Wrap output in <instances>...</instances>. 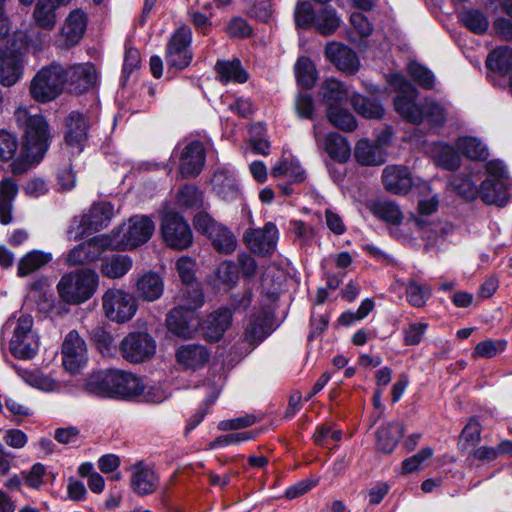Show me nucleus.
<instances>
[{
  "label": "nucleus",
  "instance_id": "nucleus-1",
  "mask_svg": "<svg viewBox=\"0 0 512 512\" xmlns=\"http://www.w3.org/2000/svg\"><path fill=\"white\" fill-rule=\"evenodd\" d=\"M17 125L23 130V147L20 157L10 167L14 175L25 173L33 162H39L49 146L48 124L40 114H31L26 108L15 113Z\"/></svg>",
  "mask_w": 512,
  "mask_h": 512
},
{
  "label": "nucleus",
  "instance_id": "nucleus-2",
  "mask_svg": "<svg viewBox=\"0 0 512 512\" xmlns=\"http://www.w3.org/2000/svg\"><path fill=\"white\" fill-rule=\"evenodd\" d=\"M98 286V275L90 269H81L63 275L57 290L63 301L80 304L90 299Z\"/></svg>",
  "mask_w": 512,
  "mask_h": 512
},
{
  "label": "nucleus",
  "instance_id": "nucleus-3",
  "mask_svg": "<svg viewBox=\"0 0 512 512\" xmlns=\"http://www.w3.org/2000/svg\"><path fill=\"white\" fill-rule=\"evenodd\" d=\"M154 223L147 216H133L128 223L113 230L111 249H134L146 243L152 236Z\"/></svg>",
  "mask_w": 512,
  "mask_h": 512
},
{
  "label": "nucleus",
  "instance_id": "nucleus-4",
  "mask_svg": "<svg viewBox=\"0 0 512 512\" xmlns=\"http://www.w3.org/2000/svg\"><path fill=\"white\" fill-rule=\"evenodd\" d=\"M13 328L9 348L11 353L19 359L33 358L39 349V338L33 330V317L21 314L17 319H10L7 324Z\"/></svg>",
  "mask_w": 512,
  "mask_h": 512
},
{
  "label": "nucleus",
  "instance_id": "nucleus-5",
  "mask_svg": "<svg viewBox=\"0 0 512 512\" xmlns=\"http://www.w3.org/2000/svg\"><path fill=\"white\" fill-rule=\"evenodd\" d=\"M64 66L52 63L41 68L30 83V94L37 102H50L64 89Z\"/></svg>",
  "mask_w": 512,
  "mask_h": 512
},
{
  "label": "nucleus",
  "instance_id": "nucleus-6",
  "mask_svg": "<svg viewBox=\"0 0 512 512\" xmlns=\"http://www.w3.org/2000/svg\"><path fill=\"white\" fill-rule=\"evenodd\" d=\"M161 234L165 244L175 250H184L193 243V233L184 217L174 211H167L161 219Z\"/></svg>",
  "mask_w": 512,
  "mask_h": 512
},
{
  "label": "nucleus",
  "instance_id": "nucleus-7",
  "mask_svg": "<svg viewBox=\"0 0 512 512\" xmlns=\"http://www.w3.org/2000/svg\"><path fill=\"white\" fill-rule=\"evenodd\" d=\"M113 216V206L109 203L94 204L89 212L83 215L79 220L74 219L67 230V236L70 240H77L86 233L99 231L105 228Z\"/></svg>",
  "mask_w": 512,
  "mask_h": 512
},
{
  "label": "nucleus",
  "instance_id": "nucleus-8",
  "mask_svg": "<svg viewBox=\"0 0 512 512\" xmlns=\"http://www.w3.org/2000/svg\"><path fill=\"white\" fill-rule=\"evenodd\" d=\"M192 30L187 25L180 26L171 36L167 44L165 60L170 69L182 70L189 66L192 60L190 44Z\"/></svg>",
  "mask_w": 512,
  "mask_h": 512
},
{
  "label": "nucleus",
  "instance_id": "nucleus-9",
  "mask_svg": "<svg viewBox=\"0 0 512 512\" xmlns=\"http://www.w3.org/2000/svg\"><path fill=\"white\" fill-rule=\"evenodd\" d=\"M102 306L107 318L118 323L129 321L137 311L135 298L121 289H109L102 297Z\"/></svg>",
  "mask_w": 512,
  "mask_h": 512
},
{
  "label": "nucleus",
  "instance_id": "nucleus-10",
  "mask_svg": "<svg viewBox=\"0 0 512 512\" xmlns=\"http://www.w3.org/2000/svg\"><path fill=\"white\" fill-rule=\"evenodd\" d=\"M394 84L399 87V93L394 100L397 113L406 121L412 124L423 122V111L415 101L418 97L417 89L403 76L395 75Z\"/></svg>",
  "mask_w": 512,
  "mask_h": 512
},
{
  "label": "nucleus",
  "instance_id": "nucleus-11",
  "mask_svg": "<svg viewBox=\"0 0 512 512\" xmlns=\"http://www.w3.org/2000/svg\"><path fill=\"white\" fill-rule=\"evenodd\" d=\"M62 365L70 374H78L88 361L87 345L76 330L64 338L61 348Z\"/></svg>",
  "mask_w": 512,
  "mask_h": 512
},
{
  "label": "nucleus",
  "instance_id": "nucleus-12",
  "mask_svg": "<svg viewBox=\"0 0 512 512\" xmlns=\"http://www.w3.org/2000/svg\"><path fill=\"white\" fill-rule=\"evenodd\" d=\"M119 349L125 360L140 363L155 354L156 343L148 333L132 332L122 339Z\"/></svg>",
  "mask_w": 512,
  "mask_h": 512
},
{
  "label": "nucleus",
  "instance_id": "nucleus-13",
  "mask_svg": "<svg viewBox=\"0 0 512 512\" xmlns=\"http://www.w3.org/2000/svg\"><path fill=\"white\" fill-rule=\"evenodd\" d=\"M111 245V238L108 235L95 236L70 250L65 262L68 266L91 263L97 260L104 250L111 249Z\"/></svg>",
  "mask_w": 512,
  "mask_h": 512
},
{
  "label": "nucleus",
  "instance_id": "nucleus-14",
  "mask_svg": "<svg viewBox=\"0 0 512 512\" xmlns=\"http://www.w3.org/2000/svg\"><path fill=\"white\" fill-rule=\"evenodd\" d=\"M24 63L23 52L0 46V83L6 87L15 85L22 78Z\"/></svg>",
  "mask_w": 512,
  "mask_h": 512
},
{
  "label": "nucleus",
  "instance_id": "nucleus-15",
  "mask_svg": "<svg viewBox=\"0 0 512 512\" xmlns=\"http://www.w3.org/2000/svg\"><path fill=\"white\" fill-rule=\"evenodd\" d=\"M248 248L258 255L272 254L278 241V229L272 222H267L262 229H248L244 233Z\"/></svg>",
  "mask_w": 512,
  "mask_h": 512
},
{
  "label": "nucleus",
  "instance_id": "nucleus-16",
  "mask_svg": "<svg viewBox=\"0 0 512 512\" xmlns=\"http://www.w3.org/2000/svg\"><path fill=\"white\" fill-rule=\"evenodd\" d=\"M205 159V148L200 141L186 144L179 156V174L182 178L198 176L205 165Z\"/></svg>",
  "mask_w": 512,
  "mask_h": 512
},
{
  "label": "nucleus",
  "instance_id": "nucleus-17",
  "mask_svg": "<svg viewBox=\"0 0 512 512\" xmlns=\"http://www.w3.org/2000/svg\"><path fill=\"white\" fill-rule=\"evenodd\" d=\"M64 87L76 94L83 93L91 88L97 79L96 70L93 64L84 63L64 67Z\"/></svg>",
  "mask_w": 512,
  "mask_h": 512
},
{
  "label": "nucleus",
  "instance_id": "nucleus-18",
  "mask_svg": "<svg viewBox=\"0 0 512 512\" xmlns=\"http://www.w3.org/2000/svg\"><path fill=\"white\" fill-rule=\"evenodd\" d=\"M272 332V317L264 310L252 315L245 327L243 341L249 344L251 350L267 338Z\"/></svg>",
  "mask_w": 512,
  "mask_h": 512
},
{
  "label": "nucleus",
  "instance_id": "nucleus-19",
  "mask_svg": "<svg viewBox=\"0 0 512 512\" xmlns=\"http://www.w3.org/2000/svg\"><path fill=\"white\" fill-rule=\"evenodd\" d=\"M113 377V398L115 399H134L144 391L145 386L141 378L131 372L113 369Z\"/></svg>",
  "mask_w": 512,
  "mask_h": 512
},
{
  "label": "nucleus",
  "instance_id": "nucleus-20",
  "mask_svg": "<svg viewBox=\"0 0 512 512\" xmlns=\"http://www.w3.org/2000/svg\"><path fill=\"white\" fill-rule=\"evenodd\" d=\"M325 55L339 70L347 74H354L359 70L360 62L357 54L345 45L328 43Z\"/></svg>",
  "mask_w": 512,
  "mask_h": 512
},
{
  "label": "nucleus",
  "instance_id": "nucleus-21",
  "mask_svg": "<svg viewBox=\"0 0 512 512\" xmlns=\"http://www.w3.org/2000/svg\"><path fill=\"white\" fill-rule=\"evenodd\" d=\"M86 27V14L81 9L71 11L60 30L63 45L67 48L77 45L83 38Z\"/></svg>",
  "mask_w": 512,
  "mask_h": 512
},
{
  "label": "nucleus",
  "instance_id": "nucleus-22",
  "mask_svg": "<svg viewBox=\"0 0 512 512\" xmlns=\"http://www.w3.org/2000/svg\"><path fill=\"white\" fill-rule=\"evenodd\" d=\"M175 357L183 369L195 371L208 363L210 353L204 345L190 343L178 347Z\"/></svg>",
  "mask_w": 512,
  "mask_h": 512
},
{
  "label": "nucleus",
  "instance_id": "nucleus-23",
  "mask_svg": "<svg viewBox=\"0 0 512 512\" xmlns=\"http://www.w3.org/2000/svg\"><path fill=\"white\" fill-rule=\"evenodd\" d=\"M89 123L79 112H71L66 119L65 141L68 146L76 149L79 154L87 140Z\"/></svg>",
  "mask_w": 512,
  "mask_h": 512
},
{
  "label": "nucleus",
  "instance_id": "nucleus-24",
  "mask_svg": "<svg viewBox=\"0 0 512 512\" xmlns=\"http://www.w3.org/2000/svg\"><path fill=\"white\" fill-rule=\"evenodd\" d=\"M211 184L216 195L226 202L234 201L241 195L233 172L225 167L214 171Z\"/></svg>",
  "mask_w": 512,
  "mask_h": 512
},
{
  "label": "nucleus",
  "instance_id": "nucleus-25",
  "mask_svg": "<svg viewBox=\"0 0 512 512\" xmlns=\"http://www.w3.org/2000/svg\"><path fill=\"white\" fill-rule=\"evenodd\" d=\"M382 180L386 190L395 194H406L412 187V178L407 167L389 165L384 168Z\"/></svg>",
  "mask_w": 512,
  "mask_h": 512
},
{
  "label": "nucleus",
  "instance_id": "nucleus-26",
  "mask_svg": "<svg viewBox=\"0 0 512 512\" xmlns=\"http://www.w3.org/2000/svg\"><path fill=\"white\" fill-rule=\"evenodd\" d=\"M232 311L228 307H220L206 319L203 331L210 341H218L231 326Z\"/></svg>",
  "mask_w": 512,
  "mask_h": 512
},
{
  "label": "nucleus",
  "instance_id": "nucleus-27",
  "mask_svg": "<svg viewBox=\"0 0 512 512\" xmlns=\"http://www.w3.org/2000/svg\"><path fill=\"white\" fill-rule=\"evenodd\" d=\"M159 484V478L155 472L141 463L133 467L131 487L135 493L144 496L153 493Z\"/></svg>",
  "mask_w": 512,
  "mask_h": 512
},
{
  "label": "nucleus",
  "instance_id": "nucleus-28",
  "mask_svg": "<svg viewBox=\"0 0 512 512\" xmlns=\"http://www.w3.org/2000/svg\"><path fill=\"white\" fill-rule=\"evenodd\" d=\"M113 384V369L98 371L87 377L85 391L98 397L113 398Z\"/></svg>",
  "mask_w": 512,
  "mask_h": 512
},
{
  "label": "nucleus",
  "instance_id": "nucleus-29",
  "mask_svg": "<svg viewBox=\"0 0 512 512\" xmlns=\"http://www.w3.org/2000/svg\"><path fill=\"white\" fill-rule=\"evenodd\" d=\"M67 3L64 0H37L33 10V20L35 24L45 30H53L56 26V9L62 4Z\"/></svg>",
  "mask_w": 512,
  "mask_h": 512
},
{
  "label": "nucleus",
  "instance_id": "nucleus-30",
  "mask_svg": "<svg viewBox=\"0 0 512 512\" xmlns=\"http://www.w3.org/2000/svg\"><path fill=\"white\" fill-rule=\"evenodd\" d=\"M193 318L194 314L191 311L176 306L167 315V328L176 336L190 338L193 334V328L191 327Z\"/></svg>",
  "mask_w": 512,
  "mask_h": 512
},
{
  "label": "nucleus",
  "instance_id": "nucleus-31",
  "mask_svg": "<svg viewBox=\"0 0 512 512\" xmlns=\"http://www.w3.org/2000/svg\"><path fill=\"white\" fill-rule=\"evenodd\" d=\"M164 291V282L155 272H147L141 275L136 282V293L145 301H155L161 297Z\"/></svg>",
  "mask_w": 512,
  "mask_h": 512
},
{
  "label": "nucleus",
  "instance_id": "nucleus-32",
  "mask_svg": "<svg viewBox=\"0 0 512 512\" xmlns=\"http://www.w3.org/2000/svg\"><path fill=\"white\" fill-rule=\"evenodd\" d=\"M320 94L327 111L335 110L346 104L349 94L343 83L335 79L326 80L320 89Z\"/></svg>",
  "mask_w": 512,
  "mask_h": 512
},
{
  "label": "nucleus",
  "instance_id": "nucleus-33",
  "mask_svg": "<svg viewBox=\"0 0 512 512\" xmlns=\"http://www.w3.org/2000/svg\"><path fill=\"white\" fill-rule=\"evenodd\" d=\"M18 193L17 184L10 178L0 182V223L9 225L13 222V202Z\"/></svg>",
  "mask_w": 512,
  "mask_h": 512
},
{
  "label": "nucleus",
  "instance_id": "nucleus-34",
  "mask_svg": "<svg viewBox=\"0 0 512 512\" xmlns=\"http://www.w3.org/2000/svg\"><path fill=\"white\" fill-rule=\"evenodd\" d=\"M403 426L399 422H391L381 426L376 433L377 448L384 453H392L403 437Z\"/></svg>",
  "mask_w": 512,
  "mask_h": 512
},
{
  "label": "nucleus",
  "instance_id": "nucleus-35",
  "mask_svg": "<svg viewBox=\"0 0 512 512\" xmlns=\"http://www.w3.org/2000/svg\"><path fill=\"white\" fill-rule=\"evenodd\" d=\"M52 254L42 250L27 252L18 262L17 275L26 277L40 270L52 261Z\"/></svg>",
  "mask_w": 512,
  "mask_h": 512
},
{
  "label": "nucleus",
  "instance_id": "nucleus-36",
  "mask_svg": "<svg viewBox=\"0 0 512 512\" xmlns=\"http://www.w3.org/2000/svg\"><path fill=\"white\" fill-rule=\"evenodd\" d=\"M133 260L128 255L113 254L102 259L100 271L103 276L118 279L132 268Z\"/></svg>",
  "mask_w": 512,
  "mask_h": 512
},
{
  "label": "nucleus",
  "instance_id": "nucleus-37",
  "mask_svg": "<svg viewBox=\"0 0 512 512\" xmlns=\"http://www.w3.org/2000/svg\"><path fill=\"white\" fill-rule=\"evenodd\" d=\"M355 158L363 166H377L385 162V156L379 146L366 140H360L355 147Z\"/></svg>",
  "mask_w": 512,
  "mask_h": 512
},
{
  "label": "nucleus",
  "instance_id": "nucleus-38",
  "mask_svg": "<svg viewBox=\"0 0 512 512\" xmlns=\"http://www.w3.org/2000/svg\"><path fill=\"white\" fill-rule=\"evenodd\" d=\"M324 150L334 160L344 163L351 153L350 146L346 139L338 133L332 132L324 139Z\"/></svg>",
  "mask_w": 512,
  "mask_h": 512
},
{
  "label": "nucleus",
  "instance_id": "nucleus-39",
  "mask_svg": "<svg viewBox=\"0 0 512 512\" xmlns=\"http://www.w3.org/2000/svg\"><path fill=\"white\" fill-rule=\"evenodd\" d=\"M456 147L465 157L471 160L485 161L489 156L486 145L475 137H460L456 141Z\"/></svg>",
  "mask_w": 512,
  "mask_h": 512
},
{
  "label": "nucleus",
  "instance_id": "nucleus-40",
  "mask_svg": "<svg viewBox=\"0 0 512 512\" xmlns=\"http://www.w3.org/2000/svg\"><path fill=\"white\" fill-rule=\"evenodd\" d=\"M478 196H480L486 204L504 206L506 203V195L502 181H497L492 178H488L481 183L478 188Z\"/></svg>",
  "mask_w": 512,
  "mask_h": 512
},
{
  "label": "nucleus",
  "instance_id": "nucleus-41",
  "mask_svg": "<svg viewBox=\"0 0 512 512\" xmlns=\"http://www.w3.org/2000/svg\"><path fill=\"white\" fill-rule=\"evenodd\" d=\"M215 69L223 83L230 81L244 83L248 79V75L242 68L241 62L238 59L232 61H218Z\"/></svg>",
  "mask_w": 512,
  "mask_h": 512
},
{
  "label": "nucleus",
  "instance_id": "nucleus-42",
  "mask_svg": "<svg viewBox=\"0 0 512 512\" xmlns=\"http://www.w3.org/2000/svg\"><path fill=\"white\" fill-rule=\"evenodd\" d=\"M177 306L191 311L193 314L195 310L201 307L204 303V297L201 290L193 284L185 285L181 292L175 298Z\"/></svg>",
  "mask_w": 512,
  "mask_h": 512
},
{
  "label": "nucleus",
  "instance_id": "nucleus-43",
  "mask_svg": "<svg viewBox=\"0 0 512 512\" xmlns=\"http://www.w3.org/2000/svg\"><path fill=\"white\" fill-rule=\"evenodd\" d=\"M351 105L359 115L368 119H379L384 114L380 103L359 94L351 97Z\"/></svg>",
  "mask_w": 512,
  "mask_h": 512
},
{
  "label": "nucleus",
  "instance_id": "nucleus-44",
  "mask_svg": "<svg viewBox=\"0 0 512 512\" xmlns=\"http://www.w3.org/2000/svg\"><path fill=\"white\" fill-rule=\"evenodd\" d=\"M486 66L490 70L507 73L512 69V48L502 46L494 49L487 57Z\"/></svg>",
  "mask_w": 512,
  "mask_h": 512
},
{
  "label": "nucleus",
  "instance_id": "nucleus-45",
  "mask_svg": "<svg viewBox=\"0 0 512 512\" xmlns=\"http://www.w3.org/2000/svg\"><path fill=\"white\" fill-rule=\"evenodd\" d=\"M176 203L184 209H198L203 205V192L195 185L185 184L176 195Z\"/></svg>",
  "mask_w": 512,
  "mask_h": 512
},
{
  "label": "nucleus",
  "instance_id": "nucleus-46",
  "mask_svg": "<svg viewBox=\"0 0 512 512\" xmlns=\"http://www.w3.org/2000/svg\"><path fill=\"white\" fill-rule=\"evenodd\" d=\"M371 211L378 218L394 225L401 223L403 218L398 205L393 201L382 200L374 202L371 206Z\"/></svg>",
  "mask_w": 512,
  "mask_h": 512
},
{
  "label": "nucleus",
  "instance_id": "nucleus-47",
  "mask_svg": "<svg viewBox=\"0 0 512 512\" xmlns=\"http://www.w3.org/2000/svg\"><path fill=\"white\" fill-rule=\"evenodd\" d=\"M212 240L213 247L221 253L230 254L237 247V240L234 234L226 227L219 225L215 232L209 236Z\"/></svg>",
  "mask_w": 512,
  "mask_h": 512
},
{
  "label": "nucleus",
  "instance_id": "nucleus-48",
  "mask_svg": "<svg viewBox=\"0 0 512 512\" xmlns=\"http://www.w3.org/2000/svg\"><path fill=\"white\" fill-rule=\"evenodd\" d=\"M340 23L341 20L336 11L326 7L316 15L315 27L320 34L328 36L336 31Z\"/></svg>",
  "mask_w": 512,
  "mask_h": 512
},
{
  "label": "nucleus",
  "instance_id": "nucleus-49",
  "mask_svg": "<svg viewBox=\"0 0 512 512\" xmlns=\"http://www.w3.org/2000/svg\"><path fill=\"white\" fill-rule=\"evenodd\" d=\"M295 74L299 85L309 89L316 80V69L307 57H300L295 64Z\"/></svg>",
  "mask_w": 512,
  "mask_h": 512
},
{
  "label": "nucleus",
  "instance_id": "nucleus-50",
  "mask_svg": "<svg viewBox=\"0 0 512 512\" xmlns=\"http://www.w3.org/2000/svg\"><path fill=\"white\" fill-rule=\"evenodd\" d=\"M326 114L329 122L343 131L351 132L357 127L354 116L343 106L327 111Z\"/></svg>",
  "mask_w": 512,
  "mask_h": 512
},
{
  "label": "nucleus",
  "instance_id": "nucleus-51",
  "mask_svg": "<svg viewBox=\"0 0 512 512\" xmlns=\"http://www.w3.org/2000/svg\"><path fill=\"white\" fill-rule=\"evenodd\" d=\"M460 19L466 28L476 34L484 33L489 26L487 17L479 10L464 11Z\"/></svg>",
  "mask_w": 512,
  "mask_h": 512
},
{
  "label": "nucleus",
  "instance_id": "nucleus-52",
  "mask_svg": "<svg viewBox=\"0 0 512 512\" xmlns=\"http://www.w3.org/2000/svg\"><path fill=\"white\" fill-rule=\"evenodd\" d=\"M423 111V120L426 119L431 125L442 126L446 121V110L440 103L425 99L421 105Z\"/></svg>",
  "mask_w": 512,
  "mask_h": 512
},
{
  "label": "nucleus",
  "instance_id": "nucleus-53",
  "mask_svg": "<svg viewBox=\"0 0 512 512\" xmlns=\"http://www.w3.org/2000/svg\"><path fill=\"white\" fill-rule=\"evenodd\" d=\"M431 296V289L427 285H421L415 280H410L406 286L407 301L415 306L422 307Z\"/></svg>",
  "mask_w": 512,
  "mask_h": 512
},
{
  "label": "nucleus",
  "instance_id": "nucleus-54",
  "mask_svg": "<svg viewBox=\"0 0 512 512\" xmlns=\"http://www.w3.org/2000/svg\"><path fill=\"white\" fill-rule=\"evenodd\" d=\"M453 189L464 199L473 200L478 196V187L470 179V176L458 174L452 177Z\"/></svg>",
  "mask_w": 512,
  "mask_h": 512
},
{
  "label": "nucleus",
  "instance_id": "nucleus-55",
  "mask_svg": "<svg viewBox=\"0 0 512 512\" xmlns=\"http://www.w3.org/2000/svg\"><path fill=\"white\" fill-rule=\"evenodd\" d=\"M21 377L28 385L46 392L57 388V383L52 378L38 371H23Z\"/></svg>",
  "mask_w": 512,
  "mask_h": 512
},
{
  "label": "nucleus",
  "instance_id": "nucleus-56",
  "mask_svg": "<svg viewBox=\"0 0 512 512\" xmlns=\"http://www.w3.org/2000/svg\"><path fill=\"white\" fill-rule=\"evenodd\" d=\"M187 14L190 22L193 24L197 32L202 35H208L212 29L211 17L212 13L206 14L200 11L195 5H190Z\"/></svg>",
  "mask_w": 512,
  "mask_h": 512
},
{
  "label": "nucleus",
  "instance_id": "nucleus-57",
  "mask_svg": "<svg viewBox=\"0 0 512 512\" xmlns=\"http://www.w3.org/2000/svg\"><path fill=\"white\" fill-rule=\"evenodd\" d=\"M438 164L447 170H456L460 167L461 158L450 145L441 144L437 153Z\"/></svg>",
  "mask_w": 512,
  "mask_h": 512
},
{
  "label": "nucleus",
  "instance_id": "nucleus-58",
  "mask_svg": "<svg viewBox=\"0 0 512 512\" xmlns=\"http://www.w3.org/2000/svg\"><path fill=\"white\" fill-rule=\"evenodd\" d=\"M410 76L422 88L430 90L434 87L435 77L434 74L419 63H410L408 66Z\"/></svg>",
  "mask_w": 512,
  "mask_h": 512
},
{
  "label": "nucleus",
  "instance_id": "nucleus-59",
  "mask_svg": "<svg viewBox=\"0 0 512 512\" xmlns=\"http://www.w3.org/2000/svg\"><path fill=\"white\" fill-rule=\"evenodd\" d=\"M316 21L313 6L308 1L298 2L295 8V22L299 28H308Z\"/></svg>",
  "mask_w": 512,
  "mask_h": 512
},
{
  "label": "nucleus",
  "instance_id": "nucleus-60",
  "mask_svg": "<svg viewBox=\"0 0 512 512\" xmlns=\"http://www.w3.org/2000/svg\"><path fill=\"white\" fill-rule=\"evenodd\" d=\"M18 149L17 137L7 130H0V159L12 160Z\"/></svg>",
  "mask_w": 512,
  "mask_h": 512
},
{
  "label": "nucleus",
  "instance_id": "nucleus-61",
  "mask_svg": "<svg viewBox=\"0 0 512 512\" xmlns=\"http://www.w3.org/2000/svg\"><path fill=\"white\" fill-rule=\"evenodd\" d=\"M47 279L40 278L33 283L30 284V290L32 293V297L39 301V305H41L40 309H50L53 305V301L51 299V295H47L45 290L47 286Z\"/></svg>",
  "mask_w": 512,
  "mask_h": 512
},
{
  "label": "nucleus",
  "instance_id": "nucleus-62",
  "mask_svg": "<svg viewBox=\"0 0 512 512\" xmlns=\"http://www.w3.org/2000/svg\"><path fill=\"white\" fill-rule=\"evenodd\" d=\"M433 449L425 447L415 455L405 459L402 463V471L405 474H410L418 469V467L427 459L432 457Z\"/></svg>",
  "mask_w": 512,
  "mask_h": 512
},
{
  "label": "nucleus",
  "instance_id": "nucleus-63",
  "mask_svg": "<svg viewBox=\"0 0 512 512\" xmlns=\"http://www.w3.org/2000/svg\"><path fill=\"white\" fill-rule=\"evenodd\" d=\"M176 269L181 281L185 285L193 284L195 273V262L189 257H181L176 262Z\"/></svg>",
  "mask_w": 512,
  "mask_h": 512
},
{
  "label": "nucleus",
  "instance_id": "nucleus-64",
  "mask_svg": "<svg viewBox=\"0 0 512 512\" xmlns=\"http://www.w3.org/2000/svg\"><path fill=\"white\" fill-rule=\"evenodd\" d=\"M465 445L476 446L481 440V425L476 420H470L461 432Z\"/></svg>",
  "mask_w": 512,
  "mask_h": 512
}]
</instances>
